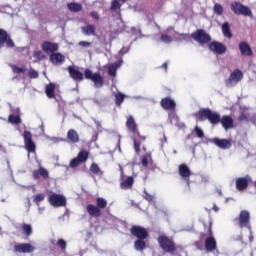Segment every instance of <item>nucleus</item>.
Instances as JSON below:
<instances>
[{"mask_svg":"<svg viewBox=\"0 0 256 256\" xmlns=\"http://www.w3.org/2000/svg\"><path fill=\"white\" fill-rule=\"evenodd\" d=\"M126 127L133 133L134 136L132 139L134 141V149L136 153H139L141 151V143L137 139H140V141H145V136H141V134L137 132V124L135 123V118H133V116L128 117Z\"/></svg>","mask_w":256,"mask_h":256,"instance_id":"obj_1","label":"nucleus"},{"mask_svg":"<svg viewBox=\"0 0 256 256\" xmlns=\"http://www.w3.org/2000/svg\"><path fill=\"white\" fill-rule=\"evenodd\" d=\"M200 120L205 121V119H208L209 123L211 125H217L221 121V116L219 113L212 111L209 108H204L199 111Z\"/></svg>","mask_w":256,"mask_h":256,"instance_id":"obj_2","label":"nucleus"},{"mask_svg":"<svg viewBox=\"0 0 256 256\" xmlns=\"http://www.w3.org/2000/svg\"><path fill=\"white\" fill-rule=\"evenodd\" d=\"M158 243L161 249H163V251H165L166 253H174L176 249L173 239L165 235H161L158 237Z\"/></svg>","mask_w":256,"mask_h":256,"instance_id":"obj_3","label":"nucleus"},{"mask_svg":"<svg viewBox=\"0 0 256 256\" xmlns=\"http://www.w3.org/2000/svg\"><path fill=\"white\" fill-rule=\"evenodd\" d=\"M84 77L85 79H89L91 82L94 83V87L96 89H101V87L104 85L103 76L99 73H94L91 71V69H86L84 71Z\"/></svg>","mask_w":256,"mask_h":256,"instance_id":"obj_4","label":"nucleus"},{"mask_svg":"<svg viewBox=\"0 0 256 256\" xmlns=\"http://www.w3.org/2000/svg\"><path fill=\"white\" fill-rule=\"evenodd\" d=\"M231 11L235 13V15H243L244 17H251L253 13L249 7L241 4L240 2H234L230 5Z\"/></svg>","mask_w":256,"mask_h":256,"instance_id":"obj_5","label":"nucleus"},{"mask_svg":"<svg viewBox=\"0 0 256 256\" xmlns=\"http://www.w3.org/2000/svg\"><path fill=\"white\" fill-rule=\"evenodd\" d=\"M22 137L24 139V149H26L28 153H35L37 146L35 145V142H33V135L31 132L25 130L22 134Z\"/></svg>","mask_w":256,"mask_h":256,"instance_id":"obj_6","label":"nucleus"},{"mask_svg":"<svg viewBox=\"0 0 256 256\" xmlns=\"http://www.w3.org/2000/svg\"><path fill=\"white\" fill-rule=\"evenodd\" d=\"M243 79V71L234 69L226 80L227 87H235Z\"/></svg>","mask_w":256,"mask_h":256,"instance_id":"obj_7","label":"nucleus"},{"mask_svg":"<svg viewBox=\"0 0 256 256\" xmlns=\"http://www.w3.org/2000/svg\"><path fill=\"white\" fill-rule=\"evenodd\" d=\"M48 201L52 207H65L67 205V198L63 194L53 193L49 196Z\"/></svg>","mask_w":256,"mask_h":256,"instance_id":"obj_8","label":"nucleus"},{"mask_svg":"<svg viewBox=\"0 0 256 256\" xmlns=\"http://www.w3.org/2000/svg\"><path fill=\"white\" fill-rule=\"evenodd\" d=\"M191 37L194 41H197V43H200V45H203L204 43H209L211 41V36L205 32V30H197L196 32L191 34Z\"/></svg>","mask_w":256,"mask_h":256,"instance_id":"obj_9","label":"nucleus"},{"mask_svg":"<svg viewBox=\"0 0 256 256\" xmlns=\"http://www.w3.org/2000/svg\"><path fill=\"white\" fill-rule=\"evenodd\" d=\"M208 235L209 237L205 240V249L208 251V253H212V251H215L217 249V240H215V237L213 236V230H211V223L208 229Z\"/></svg>","mask_w":256,"mask_h":256,"instance_id":"obj_10","label":"nucleus"},{"mask_svg":"<svg viewBox=\"0 0 256 256\" xmlns=\"http://www.w3.org/2000/svg\"><path fill=\"white\" fill-rule=\"evenodd\" d=\"M209 49L213 53H216V55H223V54L227 53V46L224 45L223 43L217 42V41L211 42L209 44Z\"/></svg>","mask_w":256,"mask_h":256,"instance_id":"obj_11","label":"nucleus"},{"mask_svg":"<svg viewBox=\"0 0 256 256\" xmlns=\"http://www.w3.org/2000/svg\"><path fill=\"white\" fill-rule=\"evenodd\" d=\"M119 168L121 173V183H120L121 189H131V187H133V183L135 180L133 179L132 176H128L125 179V176L123 175V167L119 165Z\"/></svg>","mask_w":256,"mask_h":256,"instance_id":"obj_12","label":"nucleus"},{"mask_svg":"<svg viewBox=\"0 0 256 256\" xmlns=\"http://www.w3.org/2000/svg\"><path fill=\"white\" fill-rule=\"evenodd\" d=\"M249 219H250L249 211L247 210L241 211L238 218L239 227H241V229H243V227H247V229H251V225L249 224Z\"/></svg>","mask_w":256,"mask_h":256,"instance_id":"obj_13","label":"nucleus"},{"mask_svg":"<svg viewBox=\"0 0 256 256\" xmlns=\"http://www.w3.org/2000/svg\"><path fill=\"white\" fill-rule=\"evenodd\" d=\"M131 234L137 237V239H147L149 237L147 230L141 226H133L131 228Z\"/></svg>","mask_w":256,"mask_h":256,"instance_id":"obj_14","label":"nucleus"},{"mask_svg":"<svg viewBox=\"0 0 256 256\" xmlns=\"http://www.w3.org/2000/svg\"><path fill=\"white\" fill-rule=\"evenodd\" d=\"M6 43V46L10 49L12 47H15V43L13 40H11V37H9V34H7V31L0 29V45H3Z\"/></svg>","mask_w":256,"mask_h":256,"instance_id":"obj_15","label":"nucleus"},{"mask_svg":"<svg viewBox=\"0 0 256 256\" xmlns=\"http://www.w3.org/2000/svg\"><path fill=\"white\" fill-rule=\"evenodd\" d=\"M179 175L186 181L188 187H189V177H191V170L189 169V166L182 164L179 166Z\"/></svg>","mask_w":256,"mask_h":256,"instance_id":"obj_16","label":"nucleus"},{"mask_svg":"<svg viewBox=\"0 0 256 256\" xmlns=\"http://www.w3.org/2000/svg\"><path fill=\"white\" fill-rule=\"evenodd\" d=\"M15 251H17V253H33L35 246L30 243L18 244L15 246Z\"/></svg>","mask_w":256,"mask_h":256,"instance_id":"obj_17","label":"nucleus"},{"mask_svg":"<svg viewBox=\"0 0 256 256\" xmlns=\"http://www.w3.org/2000/svg\"><path fill=\"white\" fill-rule=\"evenodd\" d=\"M249 181H251V178H249V176L236 179V189L238 191H245V189L249 187Z\"/></svg>","mask_w":256,"mask_h":256,"instance_id":"obj_18","label":"nucleus"},{"mask_svg":"<svg viewBox=\"0 0 256 256\" xmlns=\"http://www.w3.org/2000/svg\"><path fill=\"white\" fill-rule=\"evenodd\" d=\"M239 51L245 57H253V50H251V46L247 42H241L239 44Z\"/></svg>","mask_w":256,"mask_h":256,"instance_id":"obj_19","label":"nucleus"},{"mask_svg":"<svg viewBox=\"0 0 256 256\" xmlns=\"http://www.w3.org/2000/svg\"><path fill=\"white\" fill-rule=\"evenodd\" d=\"M57 49H59V45L57 43H53L49 41H45L44 43H42V50L45 53H55Z\"/></svg>","mask_w":256,"mask_h":256,"instance_id":"obj_20","label":"nucleus"},{"mask_svg":"<svg viewBox=\"0 0 256 256\" xmlns=\"http://www.w3.org/2000/svg\"><path fill=\"white\" fill-rule=\"evenodd\" d=\"M212 143H214V145H216V147H219L220 149H230L232 145L230 140L219 138H214L212 140Z\"/></svg>","mask_w":256,"mask_h":256,"instance_id":"obj_21","label":"nucleus"},{"mask_svg":"<svg viewBox=\"0 0 256 256\" xmlns=\"http://www.w3.org/2000/svg\"><path fill=\"white\" fill-rule=\"evenodd\" d=\"M86 211L88 213V215H90V217H101L102 212L99 209L98 206H95L93 204H88L86 206Z\"/></svg>","mask_w":256,"mask_h":256,"instance_id":"obj_22","label":"nucleus"},{"mask_svg":"<svg viewBox=\"0 0 256 256\" xmlns=\"http://www.w3.org/2000/svg\"><path fill=\"white\" fill-rule=\"evenodd\" d=\"M68 73L74 81H83V73L74 67L69 66Z\"/></svg>","mask_w":256,"mask_h":256,"instance_id":"obj_23","label":"nucleus"},{"mask_svg":"<svg viewBox=\"0 0 256 256\" xmlns=\"http://www.w3.org/2000/svg\"><path fill=\"white\" fill-rule=\"evenodd\" d=\"M220 123L226 131L227 129H233L234 120L231 116H222V118H220Z\"/></svg>","mask_w":256,"mask_h":256,"instance_id":"obj_24","label":"nucleus"},{"mask_svg":"<svg viewBox=\"0 0 256 256\" xmlns=\"http://www.w3.org/2000/svg\"><path fill=\"white\" fill-rule=\"evenodd\" d=\"M123 65V60L108 65V75L115 77L117 75V69Z\"/></svg>","mask_w":256,"mask_h":256,"instance_id":"obj_25","label":"nucleus"},{"mask_svg":"<svg viewBox=\"0 0 256 256\" xmlns=\"http://www.w3.org/2000/svg\"><path fill=\"white\" fill-rule=\"evenodd\" d=\"M161 105L163 109H166V111H173L175 109V100L171 98H164L161 100Z\"/></svg>","mask_w":256,"mask_h":256,"instance_id":"obj_26","label":"nucleus"},{"mask_svg":"<svg viewBox=\"0 0 256 256\" xmlns=\"http://www.w3.org/2000/svg\"><path fill=\"white\" fill-rule=\"evenodd\" d=\"M34 179H39L40 177H43V179H47L49 177V171L47 169L40 167L38 170H34L32 172Z\"/></svg>","mask_w":256,"mask_h":256,"instance_id":"obj_27","label":"nucleus"},{"mask_svg":"<svg viewBox=\"0 0 256 256\" xmlns=\"http://www.w3.org/2000/svg\"><path fill=\"white\" fill-rule=\"evenodd\" d=\"M50 61L53 65H61L65 61V56L61 53H53L50 55Z\"/></svg>","mask_w":256,"mask_h":256,"instance_id":"obj_28","label":"nucleus"},{"mask_svg":"<svg viewBox=\"0 0 256 256\" xmlns=\"http://www.w3.org/2000/svg\"><path fill=\"white\" fill-rule=\"evenodd\" d=\"M67 139L71 143H79V134H77V131L70 129L67 133Z\"/></svg>","mask_w":256,"mask_h":256,"instance_id":"obj_29","label":"nucleus"},{"mask_svg":"<svg viewBox=\"0 0 256 256\" xmlns=\"http://www.w3.org/2000/svg\"><path fill=\"white\" fill-rule=\"evenodd\" d=\"M45 93L49 99H55V84L50 83L46 85Z\"/></svg>","mask_w":256,"mask_h":256,"instance_id":"obj_30","label":"nucleus"},{"mask_svg":"<svg viewBox=\"0 0 256 256\" xmlns=\"http://www.w3.org/2000/svg\"><path fill=\"white\" fill-rule=\"evenodd\" d=\"M8 123H10L11 125H20L21 116L20 115H15V114H10L8 116Z\"/></svg>","mask_w":256,"mask_h":256,"instance_id":"obj_31","label":"nucleus"},{"mask_svg":"<svg viewBox=\"0 0 256 256\" xmlns=\"http://www.w3.org/2000/svg\"><path fill=\"white\" fill-rule=\"evenodd\" d=\"M168 121L171 125H175V127H180L179 125V116L175 112L169 113Z\"/></svg>","mask_w":256,"mask_h":256,"instance_id":"obj_32","label":"nucleus"},{"mask_svg":"<svg viewBox=\"0 0 256 256\" xmlns=\"http://www.w3.org/2000/svg\"><path fill=\"white\" fill-rule=\"evenodd\" d=\"M222 33L224 37H227L228 39H231V37H233V35L231 34V29L229 28L228 22H224L222 24Z\"/></svg>","mask_w":256,"mask_h":256,"instance_id":"obj_33","label":"nucleus"},{"mask_svg":"<svg viewBox=\"0 0 256 256\" xmlns=\"http://www.w3.org/2000/svg\"><path fill=\"white\" fill-rule=\"evenodd\" d=\"M143 199H145L146 201H148V203H150V205H154L156 204L155 202V195H151L148 193V191L146 189H144V194L142 195Z\"/></svg>","mask_w":256,"mask_h":256,"instance_id":"obj_34","label":"nucleus"},{"mask_svg":"<svg viewBox=\"0 0 256 256\" xmlns=\"http://www.w3.org/2000/svg\"><path fill=\"white\" fill-rule=\"evenodd\" d=\"M68 9L70 11H72L73 13H79V11H81V9H83V6L79 3H69L68 4Z\"/></svg>","mask_w":256,"mask_h":256,"instance_id":"obj_35","label":"nucleus"},{"mask_svg":"<svg viewBox=\"0 0 256 256\" xmlns=\"http://www.w3.org/2000/svg\"><path fill=\"white\" fill-rule=\"evenodd\" d=\"M76 157L80 162L85 163L89 159V152L87 150H81Z\"/></svg>","mask_w":256,"mask_h":256,"instance_id":"obj_36","label":"nucleus"},{"mask_svg":"<svg viewBox=\"0 0 256 256\" xmlns=\"http://www.w3.org/2000/svg\"><path fill=\"white\" fill-rule=\"evenodd\" d=\"M82 33L84 35H95V26L93 25H87L82 27Z\"/></svg>","mask_w":256,"mask_h":256,"instance_id":"obj_37","label":"nucleus"},{"mask_svg":"<svg viewBox=\"0 0 256 256\" xmlns=\"http://www.w3.org/2000/svg\"><path fill=\"white\" fill-rule=\"evenodd\" d=\"M90 171L91 173H93L94 175H98V177L103 176V171L101 170V168H99V165H97L96 163H93L90 166Z\"/></svg>","mask_w":256,"mask_h":256,"instance_id":"obj_38","label":"nucleus"},{"mask_svg":"<svg viewBox=\"0 0 256 256\" xmlns=\"http://www.w3.org/2000/svg\"><path fill=\"white\" fill-rule=\"evenodd\" d=\"M96 207H98L100 211L101 209H105V207H107V201L105 200V198L98 197L96 199Z\"/></svg>","mask_w":256,"mask_h":256,"instance_id":"obj_39","label":"nucleus"},{"mask_svg":"<svg viewBox=\"0 0 256 256\" xmlns=\"http://www.w3.org/2000/svg\"><path fill=\"white\" fill-rule=\"evenodd\" d=\"M22 231L26 237H29L33 233V227L31 226V224H23Z\"/></svg>","mask_w":256,"mask_h":256,"instance_id":"obj_40","label":"nucleus"},{"mask_svg":"<svg viewBox=\"0 0 256 256\" xmlns=\"http://www.w3.org/2000/svg\"><path fill=\"white\" fill-rule=\"evenodd\" d=\"M134 248L136 251H143L145 249V241L143 239H138L134 242Z\"/></svg>","mask_w":256,"mask_h":256,"instance_id":"obj_41","label":"nucleus"},{"mask_svg":"<svg viewBox=\"0 0 256 256\" xmlns=\"http://www.w3.org/2000/svg\"><path fill=\"white\" fill-rule=\"evenodd\" d=\"M45 201V194L43 193H38L36 195L33 196V202L35 203V205H38L42 202Z\"/></svg>","mask_w":256,"mask_h":256,"instance_id":"obj_42","label":"nucleus"},{"mask_svg":"<svg viewBox=\"0 0 256 256\" xmlns=\"http://www.w3.org/2000/svg\"><path fill=\"white\" fill-rule=\"evenodd\" d=\"M175 41H190L191 40V35L189 34H178V36L173 37Z\"/></svg>","mask_w":256,"mask_h":256,"instance_id":"obj_43","label":"nucleus"},{"mask_svg":"<svg viewBox=\"0 0 256 256\" xmlns=\"http://www.w3.org/2000/svg\"><path fill=\"white\" fill-rule=\"evenodd\" d=\"M160 41L166 44L173 43V37L169 36L168 34H162Z\"/></svg>","mask_w":256,"mask_h":256,"instance_id":"obj_44","label":"nucleus"},{"mask_svg":"<svg viewBox=\"0 0 256 256\" xmlns=\"http://www.w3.org/2000/svg\"><path fill=\"white\" fill-rule=\"evenodd\" d=\"M194 132L198 139H203V137H205V132H203V129H201L199 126L194 127Z\"/></svg>","mask_w":256,"mask_h":256,"instance_id":"obj_45","label":"nucleus"},{"mask_svg":"<svg viewBox=\"0 0 256 256\" xmlns=\"http://www.w3.org/2000/svg\"><path fill=\"white\" fill-rule=\"evenodd\" d=\"M33 57L36 58L35 62L43 61V58L45 57V54H43V52L37 50V51H34Z\"/></svg>","mask_w":256,"mask_h":256,"instance_id":"obj_46","label":"nucleus"},{"mask_svg":"<svg viewBox=\"0 0 256 256\" xmlns=\"http://www.w3.org/2000/svg\"><path fill=\"white\" fill-rule=\"evenodd\" d=\"M110 9L111 11H117V9H121V3H119V0H112Z\"/></svg>","mask_w":256,"mask_h":256,"instance_id":"obj_47","label":"nucleus"},{"mask_svg":"<svg viewBox=\"0 0 256 256\" xmlns=\"http://www.w3.org/2000/svg\"><path fill=\"white\" fill-rule=\"evenodd\" d=\"M213 11L216 15H223V6H221V4H215Z\"/></svg>","mask_w":256,"mask_h":256,"instance_id":"obj_48","label":"nucleus"},{"mask_svg":"<svg viewBox=\"0 0 256 256\" xmlns=\"http://www.w3.org/2000/svg\"><path fill=\"white\" fill-rule=\"evenodd\" d=\"M12 71L13 73H16V74L25 73V71H27V68L26 67L19 68L15 65H12Z\"/></svg>","mask_w":256,"mask_h":256,"instance_id":"obj_49","label":"nucleus"},{"mask_svg":"<svg viewBox=\"0 0 256 256\" xmlns=\"http://www.w3.org/2000/svg\"><path fill=\"white\" fill-rule=\"evenodd\" d=\"M57 245L62 251H65L67 249V242L63 239H58Z\"/></svg>","mask_w":256,"mask_h":256,"instance_id":"obj_50","label":"nucleus"},{"mask_svg":"<svg viewBox=\"0 0 256 256\" xmlns=\"http://www.w3.org/2000/svg\"><path fill=\"white\" fill-rule=\"evenodd\" d=\"M116 97V105H121L123 103V100L125 99V95L122 93H118L115 95Z\"/></svg>","mask_w":256,"mask_h":256,"instance_id":"obj_51","label":"nucleus"},{"mask_svg":"<svg viewBox=\"0 0 256 256\" xmlns=\"http://www.w3.org/2000/svg\"><path fill=\"white\" fill-rule=\"evenodd\" d=\"M28 77L30 79H37V77H39V72H37L35 69H30L28 73Z\"/></svg>","mask_w":256,"mask_h":256,"instance_id":"obj_52","label":"nucleus"},{"mask_svg":"<svg viewBox=\"0 0 256 256\" xmlns=\"http://www.w3.org/2000/svg\"><path fill=\"white\" fill-rule=\"evenodd\" d=\"M81 161H79V159L77 157L73 158L71 161H70V167L72 168H75V167H78V165H81Z\"/></svg>","mask_w":256,"mask_h":256,"instance_id":"obj_53","label":"nucleus"},{"mask_svg":"<svg viewBox=\"0 0 256 256\" xmlns=\"http://www.w3.org/2000/svg\"><path fill=\"white\" fill-rule=\"evenodd\" d=\"M99 133H101L103 131V126L101 125V122H99V120L93 119Z\"/></svg>","mask_w":256,"mask_h":256,"instance_id":"obj_54","label":"nucleus"},{"mask_svg":"<svg viewBox=\"0 0 256 256\" xmlns=\"http://www.w3.org/2000/svg\"><path fill=\"white\" fill-rule=\"evenodd\" d=\"M148 159H149V156H143L142 161H141L143 167H147L149 165Z\"/></svg>","mask_w":256,"mask_h":256,"instance_id":"obj_55","label":"nucleus"},{"mask_svg":"<svg viewBox=\"0 0 256 256\" xmlns=\"http://www.w3.org/2000/svg\"><path fill=\"white\" fill-rule=\"evenodd\" d=\"M238 119L239 121H249V116H247L245 113H241Z\"/></svg>","mask_w":256,"mask_h":256,"instance_id":"obj_56","label":"nucleus"},{"mask_svg":"<svg viewBox=\"0 0 256 256\" xmlns=\"http://www.w3.org/2000/svg\"><path fill=\"white\" fill-rule=\"evenodd\" d=\"M78 45H79L80 47H85V48H87V47H91V42L80 41V42L78 43Z\"/></svg>","mask_w":256,"mask_h":256,"instance_id":"obj_57","label":"nucleus"},{"mask_svg":"<svg viewBox=\"0 0 256 256\" xmlns=\"http://www.w3.org/2000/svg\"><path fill=\"white\" fill-rule=\"evenodd\" d=\"M49 141H52L53 143H60V141H63L62 138H57V137H52V138H48Z\"/></svg>","mask_w":256,"mask_h":256,"instance_id":"obj_58","label":"nucleus"},{"mask_svg":"<svg viewBox=\"0 0 256 256\" xmlns=\"http://www.w3.org/2000/svg\"><path fill=\"white\" fill-rule=\"evenodd\" d=\"M129 51V47H123L120 51H119V55H125V53H127Z\"/></svg>","mask_w":256,"mask_h":256,"instance_id":"obj_59","label":"nucleus"},{"mask_svg":"<svg viewBox=\"0 0 256 256\" xmlns=\"http://www.w3.org/2000/svg\"><path fill=\"white\" fill-rule=\"evenodd\" d=\"M90 15L93 17V19H99V13L97 12H91Z\"/></svg>","mask_w":256,"mask_h":256,"instance_id":"obj_60","label":"nucleus"},{"mask_svg":"<svg viewBox=\"0 0 256 256\" xmlns=\"http://www.w3.org/2000/svg\"><path fill=\"white\" fill-rule=\"evenodd\" d=\"M12 111H13V113H16V115H19L21 117V109L20 108H15Z\"/></svg>","mask_w":256,"mask_h":256,"instance_id":"obj_61","label":"nucleus"},{"mask_svg":"<svg viewBox=\"0 0 256 256\" xmlns=\"http://www.w3.org/2000/svg\"><path fill=\"white\" fill-rule=\"evenodd\" d=\"M57 103L59 104V107H61L62 105H64L65 102L61 101V99L59 98H55Z\"/></svg>","mask_w":256,"mask_h":256,"instance_id":"obj_62","label":"nucleus"},{"mask_svg":"<svg viewBox=\"0 0 256 256\" xmlns=\"http://www.w3.org/2000/svg\"><path fill=\"white\" fill-rule=\"evenodd\" d=\"M161 143H167V137L165 136V134H163V139H161Z\"/></svg>","mask_w":256,"mask_h":256,"instance_id":"obj_63","label":"nucleus"},{"mask_svg":"<svg viewBox=\"0 0 256 256\" xmlns=\"http://www.w3.org/2000/svg\"><path fill=\"white\" fill-rule=\"evenodd\" d=\"M213 210H214L215 212H217V211H219V207H217V205L214 204Z\"/></svg>","mask_w":256,"mask_h":256,"instance_id":"obj_64","label":"nucleus"}]
</instances>
